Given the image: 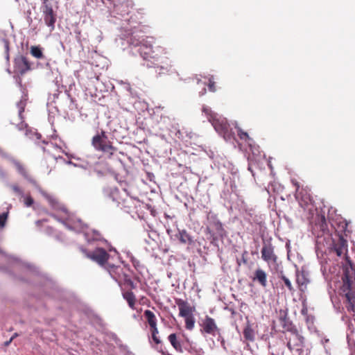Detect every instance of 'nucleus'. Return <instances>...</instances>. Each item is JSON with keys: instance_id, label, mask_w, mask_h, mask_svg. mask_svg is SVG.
<instances>
[{"instance_id": "obj_1", "label": "nucleus", "mask_w": 355, "mask_h": 355, "mask_svg": "<svg viewBox=\"0 0 355 355\" xmlns=\"http://www.w3.org/2000/svg\"><path fill=\"white\" fill-rule=\"evenodd\" d=\"M238 136L241 140L248 142L250 148L251 153L248 156V170L250 171L252 175H254V169L261 170L264 168L265 155L259 152L255 147L252 146V142H253V140L246 132L239 128Z\"/></svg>"}, {"instance_id": "obj_2", "label": "nucleus", "mask_w": 355, "mask_h": 355, "mask_svg": "<svg viewBox=\"0 0 355 355\" xmlns=\"http://www.w3.org/2000/svg\"><path fill=\"white\" fill-rule=\"evenodd\" d=\"M91 144L96 151L101 152L107 158L114 159L117 157V148L113 146L107 132L103 130L98 131L92 137Z\"/></svg>"}, {"instance_id": "obj_3", "label": "nucleus", "mask_w": 355, "mask_h": 355, "mask_svg": "<svg viewBox=\"0 0 355 355\" xmlns=\"http://www.w3.org/2000/svg\"><path fill=\"white\" fill-rule=\"evenodd\" d=\"M353 271L346 270L343 277L342 291L346 297V308L348 311L355 312V276Z\"/></svg>"}, {"instance_id": "obj_4", "label": "nucleus", "mask_w": 355, "mask_h": 355, "mask_svg": "<svg viewBox=\"0 0 355 355\" xmlns=\"http://www.w3.org/2000/svg\"><path fill=\"white\" fill-rule=\"evenodd\" d=\"M138 51L144 60V66L153 67L155 63L153 41L144 40L139 45Z\"/></svg>"}, {"instance_id": "obj_5", "label": "nucleus", "mask_w": 355, "mask_h": 355, "mask_svg": "<svg viewBox=\"0 0 355 355\" xmlns=\"http://www.w3.org/2000/svg\"><path fill=\"white\" fill-rule=\"evenodd\" d=\"M110 274L119 285L127 287L128 289H135L136 288V285L131 279L130 275L127 274L121 266H112L110 270Z\"/></svg>"}, {"instance_id": "obj_6", "label": "nucleus", "mask_w": 355, "mask_h": 355, "mask_svg": "<svg viewBox=\"0 0 355 355\" xmlns=\"http://www.w3.org/2000/svg\"><path fill=\"white\" fill-rule=\"evenodd\" d=\"M80 250L87 258L91 259L94 262H96L100 266H104L110 257V255L106 250L102 248H96L92 251L87 250L83 248H81Z\"/></svg>"}, {"instance_id": "obj_7", "label": "nucleus", "mask_w": 355, "mask_h": 355, "mask_svg": "<svg viewBox=\"0 0 355 355\" xmlns=\"http://www.w3.org/2000/svg\"><path fill=\"white\" fill-rule=\"evenodd\" d=\"M42 16L45 24L50 28L51 31L55 29L56 15L54 13L53 6L50 0H44L41 6Z\"/></svg>"}, {"instance_id": "obj_8", "label": "nucleus", "mask_w": 355, "mask_h": 355, "mask_svg": "<svg viewBox=\"0 0 355 355\" xmlns=\"http://www.w3.org/2000/svg\"><path fill=\"white\" fill-rule=\"evenodd\" d=\"M210 123L212 124L216 131L222 135L226 141L233 138L234 134L225 119H220L217 116Z\"/></svg>"}, {"instance_id": "obj_9", "label": "nucleus", "mask_w": 355, "mask_h": 355, "mask_svg": "<svg viewBox=\"0 0 355 355\" xmlns=\"http://www.w3.org/2000/svg\"><path fill=\"white\" fill-rule=\"evenodd\" d=\"M13 64L15 72L20 75H24L31 69V62L22 55H17L13 60Z\"/></svg>"}, {"instance_id": "obj_10", "label": "nucleus", "mask_w": 355, "mask_h": 355, "mask_svg": "<svg viewBox=\"0 0 355 355\" xmlns=\"http://www.w3.org/2000/svg\"><path fill=\"white\" fill-rule=\"evenodd\" d=\"M285 339L287 340L286 346L290 350L293 352L294 349H297L298 347L303 346L304 338L296 330L290 334L288 336L286 335Z\"/></svg>"}, {"instance_id": "obj_11", "label": "nucleus", "mask_w": 355, "mask_h": 355, "mask_svg": "<svg viewBox=\"0 0 355 355\" xmlns=\"http://www.w3.org/2000/svg\"><path fill=\"white\" fill-rule=\"evenodd\" d=\"M332 249L338 257L344 256L346 260H348L347 256L348 252L347 241L343 236H338L337 239L333 241Z\"/></svg>"}, {"instance_id": "obj_12", "label": "nucleus", "mask_w": 355, "mask_h": 355, "mask_svg": "<svg viewBox=\"0 0 355 355\" xmlns=\"http://www.w3.org/2000/svg\"><path fill=\"white\" fill-rule=\"evenodd\" d=\"M200 326L202 327V332H205L212 336H215L216 332L219 331V329L218 328L214 320L208 315L205 318Z\"/></svg>"}, {"instance_id": "obj_13", "label": "nucleus", "mask_w": 355, "mask_h": 355, "mask_svg": "<svg viewBox=\"0 0 355 355\" xmlns=\"http://www.w3.org/2000/svg\"><path fill=\"white\" fill-rule=\"evenodd\" d=\"M261 258L268 263H276L277 256L274 252V248L271 244H264L261 249Z\"/></svg>"}, {"instance_id": "obj_14", "label": "nucleus", "mask_w": 355, "mask_h": 355, "mask_svg": "<svg viewBox=\"0 0 355 355\" xmlns=\"http://www.w3.org/2000/svg\"><path fill=\"white\" fill-rule=\"evenodd\" d=\"M8 159L11 160L12 163L15 164L17 171L32 185L37 190L41 191V187L38 184V183L33 178H31L26 169L24 168V166L17 160L12 159L10 156V158H8Z\"/></svg>"}, {"instance_id": "obj_15", "label": "nucleus", "mask_w": 355, "mask_h": 355, "mask_svg": "<svg viewBox=\"0 0 355 355\" xmlns=\"http://www.w3.org/2000/svg\"><path fill=\"white\" fill-rule=\"evenodd\" d=\"M175 304L178 306L179 309V315L180 317H186L189 316L193 313L195 311V308L192 307L188 302L182 300V299H175Z\"/></svg>"}, {"instance_id": "obj_16", "label": "nucleus", "mask_w": 355, "mask_h": 355, "mask_svg": "<svg viewBox=\"0 0 355 355\" xmlns=\"http://www.w3.org/2000/svg\"><path fill=\"white\" fill-rule=\"evenodd\" d=\"M146 232H148V239H145V243H146V246H145V249L148 252H153L154 250V243L155 236V231L154 230V225L153 223H150L148 221H146V227H145Z\"/></svg>"}, {"instance_id": "obj_17", "label": "nucleus", "mask_w": 355, "mask_h": 355, "mask_svg": "<svg viewBox=\"0 0 355 355\" xmlns=\"http://www.w3.org/2000/svg\"><path fill=\"white\" fill-rule=\"evenodd\" d=\"M144 316L150 326L151 336L149 337V342L153 347L155 343V317L154 313L150 310L144 311Z\"/></svg>"}, {"instance_id": "obj_18", "label": "nucleus", "mask_w": 355, "mask_h": 355, "mask_svg": "<svg viewBox=\"0 0 355 355\" xmlns=\"http://www.w3.org/2000/svg\"><path fill=\"white\" fill-rule=\"evenodd\" d=\"M38 191L40 193H42V196H44L46 198V200H48L49 205H51V207L53 209H56V210H60L62 212L67 213V208L64 205L60 204L58 202V201L55 198H53V196L47 194L42 189H41V191Z\"/></svg>"}, {"instance_id": "obj_19", "label": "nucleus", "mask_w": 355, "mask_h": 355, "mask_svg": "<svg viewBox=\"0 0 355 355\" xmlns=\"http://www.w3.org/2000/svg\"><path fill=\"white\" fill-rule=\"evenodd\" d=\"M252 279L253 281H257L263 287H266L267 286V275L266 272L261 268H258L255 270L254 277Z\"/></svg>"}, {"instance_id": "obj_20", "label": "nucleus", "mask_w": 355, "mask_h": 355, "mask_svg": "<svg viewBox=\"0 0 355 355\" xmlns=\"http://www.w3.org/2000/svg\"><path fill=\"white\" fill-rule=\"evenodd\" d=\"M31 54L35 58L46 61V65L49 66V62L46 56L43 53V49L40 46H31L30 49Z\"/></svg>"}, {"instance_id": "obj_21", "label": "nucleus", "mask_w": 355, "mask_h": 355, "mask_svg": "<svg viewBox=\"0 0 355 355\" xmlns=\"http://www.w3.org/2000/svg\"><path fill=\"white\" fill-rule=\"evenodd\" d=\"M281 325L284 329V332L286 331L289 334L297 330L293 322L285 315L279 318Z\"/></svg>"}, {"instance_id": "obj_22", "label": "nucleus", "mask_w": 355, "mask_h": 355, "mask_svg": "<svg viewBox=\"0 0 355 355\" xmlns=\"http://www.w3.org/2000/svg\"><path fill=\"white\" fill-rule=\"evenodd\" d=\"M296 282L298 284L299 288L302 292H304L306 289L307 284L309 280L306 278L304 272H297Z\"/></svg>"}, {"instance_id": "obj_23", "label": "nucleus", "mask_w": 355, "mask_h": 355, "mask_svg": "<svg viewBox=\"0 0 355 355\" xmlns=\"http://www.w3.org/2000/svg\"><path fill=\"white\" fill-rule=\"evenodd\" d=\"M85 237L87 241L90 243L92 241H104L107 242L105 239H104L101 234L96 230H92L91 232H88L85 234Z\"/></svg>"}, {"instance_id": "obj_24", "label": "nucleus", "mask_w": 355, "mask_h": 355, "mask_svg": "<svg viewBox=\"0 0 355 355\" xmlns=\"http://www.w3.org/2000/svg\"><path fill=\"white\" fill-rule=\"evenodd\" d=\"M123 297L128 302L130 308L134 309L136 302V297L134 293L131 291H124L123 292Z\"/></svg>"}, {"instance_id": "obj_25", "label": "nucleus", "mask_w": 355, "mask_h": 355, "mask_svg": "<svg viewBox=\"0 0 355 355\" xmlns=\"http://www.w3.org/2000/svg\"><path fill=\"white\" fill-rule=\"evenodd\" d=\"M0 42L3 44L4 47V55L7 64L10 65V42L9 40L4 37L0 38Z\"/></svg>"}, {"instance_id": "obj_26", "label": "nucleus", "mask_w": 355, "mask_h": 355, "mask_svg": "<svg viewBox=\"0 0 355 355\" xmlns=\"http://www.w3.org/2000/svg\"><path fill=\"white\" fill-rule=\"evenodd\" d=\"M243 336L245 340L249 341L254 340V332L250 324H247L243 330Z\"/></svg>"}, {"instance_id": "obj_27", "label": "nucleus", "mask_w": 355, "mask_h": 355, "mask_svg": "<svg viewBox=\"0 0 355 355\" xmlns=\"http://www.w3.org/2000/svg\"><path fill=\"white\" fill-rule=\"evenodd\" d=\"M168 340L170 341L172 346L178 351L182 352V345L180 342L178 341L175 334H171L168 336Z\"/></svg>"}, {"instance_id": "obj_28", "label": "nucleus", "mask_w": 355, "mask_h": 355, "mask_svg": "<svg viewBox=\"0 0 355 355\" xmlns=\"http://www.w3.org/2000/svg\"><path fill=\"white\" fill-rule=\"evenodd\" d=\"M185 321V327L187 330L191 331L195 326V318L193 314L184 317Z\"/></svg>"}, {"instance_id": "obj_29", "label": "nucleus", "mask_w": 355, "mask_h": 355, "mask_svg": "<svg viewBox=\"0 0 355 355\" xmlns=\"http://www.w3.org/2000/svg\"><path fill=\"white\" fill-rule=\"evenodd\" d=\"M178 238L179 241L184 244L189 243L191 242V239L189 234L185 231H180Z\"/></svg>"}, {"instance_id": "obj_30", "label": "nucleus", "mask_w": 355, "mask_h": 355, "mask_svg": "<svg viewBox=\"0 0 355 355\" xmlns=\"http://www.w3.org/2000/svg\"><path fill=\"white\" fill-rule=\"evenodd\" d=\"M11 205H9V206L7 207V211L0 214V230L3 229L6 225L9 215V209Z\"/></svg>"}, {"instance_id": "obj_31", "label": "nucleus", "mask_w": 355, "mask_h": 355, "mask_svg": "<svg viewBox=\"0 0 355 355\" xmlns=\"http://www.w3.org/2000/svg\"><path fill=\"white\" fill-rule=\"evenodd\" d=\"M26 105V97H22L21 98V100L17 103V107L19 110V117L20 119H23V112H24Z\"/></svg>"}, {"instance_id": "obj_32", "label": "nucleus", "mask_w": 355, "mask_h": 355, "mask_svg": "<svg viewBox=\"0 0 355 355\" xmlns=\"http://www.w3.org/2000/svg\"><path fill=\"white\" fill-rule=\"evenodd\" d=\"M319 228L320 231L324 232L327 229V224L324 216L318 218V222L315 223V230Z\"/></svg>"}, {"instance_id": "obj_33", "label": "nucleus", "mask_w": 355, "mask_h": 355, "mask_svg": "<svg viewBox=\"0 0 355 355\" xmlns=\"http://www.w3.org/2000/svg\"><path fill=\"white\" fill-rule=\"evenodd\" d=\"M202 112L205 114L209 122L217 117V114L213 112L211 108L208 107L204 106L202 107Z\"/></svg>"}, {"instance_id": "obj_34", "label": "nucleus", "mask_w": 355, "mask_h": 355, "mask_svg": "<svg viewBox=\"0 0 355 355\" xmlns=\"http://www.w3.org/2000/svg\"><path fill=\"white\" fill-rule=\"evenodd\" d=\"M132 262L133 263L134 267L139 272V273L144 277V270L146 268L141 266L138 260L135 258H132Z\"/></svg>"}, {"instance_id": "obj_35", "label": "nucleus", "mask_w": 355, "mask_h": 355, "mask_svg": "<svg viewBox=\"0 0 355 355\" xmlns=\"http://www.w3.org/2000/svg\"><path fill=\"white\" fill-rule=\"evenodd\" d=\"M22 198H24V203L26 207H29L33 205L34 200L31 196L24 194V196Z\"/></svg>"}, {"instance_id": "obj_36", "label": "nucleus", "mask_w": 355, "mask_h": 355, "mask_svg": "<svg viewBox=\"0 0 355 355\" xmlns=\"http://www.w3.org/2000/svg\"><path fill=\"white\" fill-rule=\"evenodd\" d=\"M280 278L283 280L288 289L290 291H293L294 289L293 285L288 278H287L284 275H281Z\"/></svg>"}, {"instance_id": "obj_37", "label": "nucleus", "mask_w": 355, "mask_h": 355, "mask_svg": "<svg viewBox=\"0 0 355 355\" xmlns=\"http://www.w3.org/2000/svg\"><path fill=\"white\" fill-rule=\"evenodd\" d=\"M10 187L17 196L20 197L24 196L23 190L20 189L17 184H10Z\"/></svg>"}, {"instance_id": "obj_38", "label": "nucleus", "mask_w": 355, "mask_h": 355, "mask_svg": "<svg viewBox=\"0 0 355 355\" xmlns=\"http://www.w3.org/2000/svg\"><path fill=\"white\" fill-rule=\"evenodd\" d=\"M154 179H155V175L153 173L149 172V171H146L145 176L143 178V182L144 183H146L145 180H150L152 182L154 180Z\"/></svg>"}, {"instance_id": "obj_39", "label": "nucleus", "mask_w": 355, "mask_h": 355, "mask_svg": "<svg viewBox=\"0 0 355 355\" xmlns=\"http://www.w3.org/2000/svg\"><path fill=\"white\" fill-rule=\"evenodd\" d=\"M208 87H209V91H211L212 92H214L216 90V83L214 81L213 76H211L210 78H209Z\"/></svg>"}, {"instance_id": "obj_40", "label": "nucleus", "mask_w": 355, "mask_h": 355, "mask_svg": "<svg viewBox=\"0 0 355 355\" xmlns=\"http://www.w3.org/2000/svg\"><path fill=\"white\" fill-rule=\"evenodd\" d=\"M16 128L19 131H23L27 128V124L24 122V118L21 119V122L16 125Z\"/></svg>"}, {"instance_id": "obj_41", "label": "nucleus", "mask_w": 355, "mask_h": 355, "mask_svg": "<svg viewBox=\"0 0 355 355\" xmlns=\"http://www.w3.org/2000/svg\"><path fill=\"white\" fill-rule=\"evenodd\" d=\"M67 163L69 164H73L74 166H79V167L83 168L85 169H87L90 167V164L89 163H86L85 164H82V165L73 164L71 161H69Z\"/></svg>"}, {"instance_id": "obj_42", "label": "nucleus", "mask_w": 355, "mask_h": 355, "mask_svg": "<svg viewBox=\"0 0 355 355\" xmlns=\"http://www.w3.org/2000/svg\"><path fill=\"white\" fill-rule=\"evenodd\" d=\"M50 216L51 217H53V218H55L56 220L62 223V224H64V225H66L67 227L69 228V227L68 225H67V224L64 223V220H62V219H60V218H58L55 214H51Z\"/></svg>"}, {"instance_id": "obj_43", "label": "nucleus", "mask_w": 355, "mask_h": 355, "mask_svg": "<svg viewBox=\"0 0 355 355\" xmlns=\"http://www.w3.org/2000/svg\"><path fill=\"white\" fill-rule=\"evenodd\" d=\"M146 207H147V209L149 210L150 215L152 216H155V210L154 209V207L149 205H146Z\"/></svg>"}, {"instance_id": "obj_44", "label": "nucleus", "mask_w": 355, "mask_h": 355, "mask_svg": "<svg viewBox=\"0 0 355 355\" xmlns=\"http://www.w3.org/2000/svg\"><path fill=\"white\" fill-rule=\"evenodd\" d=\"M247 255H248V252L246 250H245L243 253H242V256H241V259H242V261L243 262V263H247Z\"/></svg>"}, {"instance_id": "obj_45", "label": "nucleus", "mask_w": 355, "mask_h": 355, "mask_svg": "<svg viewBox=\"0 0 355 355\" xmlns=\"http://www.w3.org/2000/svg\"><path fill=\"white\" fill-rule=\"evenodd\" d=\"M0 155L3 158H10V155L0 148Z\"/></svg>"}, {"instance_id": "obj_46", "label": "nucleus", "mask_w": 355, "mask_h": 355, "mask_svg": "<svg viewBox=\"0 0 355 355\" xmlns=\"http://www.w3.org/2000/svg\"><path fill=\"white\" fill-rule=\"evenodd\" d=\"M292 182L295 184V186L296 187V190L297 191L299 189V188H300L299 183L297 182H296V181H294V180H293Z\"/></svg>"}, {"instance_id": "obj_47", "label": "nucleus", "mask_w": 355, "mask_h": 355, "mask_svg": "<svg viewBox=\"0 0 355 355\" xmlns=\"http://www.w3.org/2000/svg\"><path fill=\"white\" fill-rule=\"evenodd\" d=\"M0 175L3 178L6 177V173L1 168H0Z\"/></svg>"}, {"instance_id": "obj_48", "label": "nucleus", "mask_w": 355, "mask_h": 355, "mask_svg": "<svg viewBox=\"0 0 355 355\" xmlns=\"http://www.w3.org/2000/svg\"><path fill=\"white\" fill-rule=\"evenodd\" d=\"M13 338H14V336H12L9 340H8V341H6V342L5 343V345H6V346H7V345H8L12 342V340H13Z\"/></svg>"}, {"instance_id": "obj_49", "label": "nucleus", "mask_w": 355, "mask_h": 355, "mask_svg": "<svg viewBox=\"0 0 355 355\" xmlns=\"http://www.w3.org/2000/svg\"><path fill=\"white\" fill-rule=\"evenodd\" d=\"M26 268H27L28 269L32 270L34 267H33V266H32L29 263H27V264H26Z\"/></svg>"}, {"instance_id": "obj_50", "label": "nucleus", "mask_w": 355, "mask_h": 355, "mask_svg": "<svg viewBox=\"0 0 355 355\" xmlns=\"http://www.w3.org/2000/svg\"><path fill=\"white\" fill-rule=\"evenodd\" d=\"M6 71H7L8 73H10V74L11 73V71H10V69L9 68H8V69H6Z\"/></svg>"}, {"instance_id": "obj_51", "label": "nucleus", "mask_w": 355, "mask_h": 355, "mask_svg": "<svg viewBox=\"0 0 355 355\" xmlns=\"http://www.w3.org/2000/svg\"><path fill=\"white\" fill-rule=\"evenodd\" d=\"M171 67V65L169 64H167V66L166 67V69L168 71V68Z\"/></svg>"}, {"instance_id": "obj_52", "label": "nucleus", "mask_w": 355, "mask_h": 355, "mask_svg": "<svg viewBox=\"0 0 355 355\" xmlns=\"http://www.w3.org/2000/svg\"><path fill=\"white\" fill-rule=\"evenodd\" d=\"M40 137H41V135H40V134H37V139H40Z\"/></svg>"}, {"instance_id": "obj_53", "label": "nucleus", "mask_w": 355, "mask_h": 355, "mask_svg": "<svg viewBox=\"0 0 355 355\" xmlns=\"http://www.w3.org/2000/svg\"><path fill=\"white\" fill-rule=\"evenodd\" d=\"M17 336V334L15 333L12 336H14V338H15Z\"/></svg>"}, {"instance_id": "obj_54", "label": "nucleus", "mask_w": 355, "mask_h": 355, "mask_svg": "<svg viewBox=\"0 0 355 355\" xmlns=\"http://www.w3.org/2000/svg\"><path fill=\"white\" fill-rule=\"evenodd\" d=\"M222 345H224V340H222Z\"/></svg>"}, {"instance_id": "obj_55", "label": "nucleus", "mask_w": 355, "mask_h": 355, "mask_svg": "<svg viewBox=\"0 0 355 355\" xmlns=\"http://www.w3.org/2000/svg\"><path fill=\"white\" fill-rule=\"evenodd\" d=\"M0 253L4 254V252H3L1 250H0Z\"/></svg>"}, {"instance_id": "obj_56", "label": "nucleus", "mask_w": 355, "mask_h": 355, "mask_svg": "<svg viewBox=\"0 0 355 355\" xmlns=\"http://www.w3.org/2000/svg\"><path fill=\"white\" fill-rule=\"evenodd\" d=\"M197 355H201V354H198Z\"/></svg>"}]
</instances>
